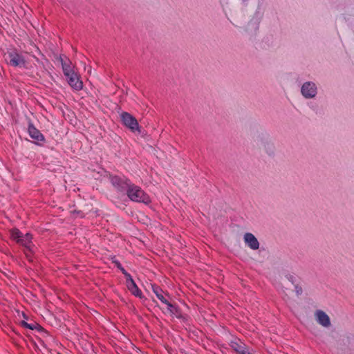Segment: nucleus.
<instances>
[{
  "mask_svg": "<svg viewBox=\"0 0 354 354\" xmlns=\"http://www.w3.org/2000/svg\"><path fill=\"white\" fill-rule=\"evenodd\" d=\"M21 326L24 327V328L30 329V330L36 329L38 331L45 332L44 329L39 324H38L37 323L29 324V323H28V322H26L25 321H21Z\"/></svg>",
  "mask_w": 354,
  "mask_h": 354,
  "instance_id": "nucleus-13",
  "label": "nucleus"
},
{
  "mask_svg": "<svg viewBox=\"0 0 354 354\" xmlns=\"http://www.w3.org/2000/svg\"><path fill=\"white\" fill-rule=\"evenodd\" d=\"M66 78L68 83L73 88L77 91H80L82 88V82L80 80L78 75L75 72L70 74L69 77H66Z\"/></svg>",
  "mask_w": 354,
  "mask_h": 354,
  "instance_id": "nucleus-7",
  "label": "nucleus"
},
{
  "mask_svg": "<svg viewBox=\"0 0 354 354\" xmlns=\"http://www.w3.org/2000/svg\"><path fill=\"white\" fill-rule=\"evenodd\" d=\"M28 133L32 139L38 141L44 140V137L42 133L37 129L32 123H30L28 125Z\"/></svg>",
  "mask_w": 354,
  "mask_h": 354,
  "instance_id": "nucleus-10",
  "label": "nucleus"
},
{
  "mask_svg": "<svg viewBox=\"0 0 354 354\" xmlns=\"http://www.w3.org/2000/svg\"><path fill=\"white\" fill-rule=\"evenodd\" d=\"M63 73L66 77H69V75L74 73L71 67V61L68 60V63L62 62Z\"/></svg>",
  "mask_w": 354,
  "mask_h": 354,
  "instance_id": "nucleus-16",
  "label": "nucleus"
},
{
  "mask_svg": "<svg viewBox=\"0 0 354 354\" xmlns=\"http://www.w3.org/2000/svg\"><path fill=\"white\" fill-rule=\"evenodd\" d=\"M230 346L237 354H252L246 350L245 345L242 346L235 342H232Z\"/></svg>",
  "mask_w": 354,
  "mask_h": 354,
  "instance_id": "nucleus-12",
  "label": "nucleus"
},
{
  "mask_svg": "<svg viewBox=\"0 0 354 354\" xmlns=\"http://www.w3.org/2000/svg\"><path fill=\"white\" fill-rule=\"evenodd\" d=\"M119 270H121L122 274L124 275V273H127V272L125 270V269L122 266Z\"/></svg>",
  "mask_w": 354,
  "mask_h": 354,
  "instance_id": "nucleus-23",
  "label": "nucleus"
},
{
  "mask_svg": "<svg viewBox=\"0 0 354 354\" xmlns=\"http://www.w3.org/2000/svg\"><path fill=\"white\" fill-rule=\"evenodd\" d=\"M244 241L245 244L252 250H257L259 248V243L254 234L247 232L244 234Z\"/></svg>",
  "mask_w": 354,
  "mask_h": 354,
  "instance_id": "nucleus-8",
  "label": "nucleus"
},
{
  "mask_svg": "<svg viewBox=\"0 0 354 354\" xmlns=\"http://www.w3.org/2000/svg\"><path fill=\"white\" fill-rule=\"evenodd\" d=\"M295 291H296V293L297 295H301L303 290H302V288L301 286H299V285H296L295 286Z\"/></svg>",
  "mask_w": 354,
  "mask_h": 354,
  "instance_id": "nucleus-21",
  "label": "nucleus"
},
{
  "mask_svg": "<svg viewBox=\"0 0 354 354\" xmlns=\"http://www.w3.org/2000/svg\"><path fill=\"white\" fill-rule=\"evenodd\" d=\"M113 263L116 266V267L120 269L122 267L121 263L118 260H113Z\"/></svg>",
  "mask_w": 354,
  "mask_h": 354,
  "instance_id": "nucleus-22",
  "label": "nucleus"
},
{
  "mask_svg": "<svg viewBox=\"0 0 354 354\" xmlns=\"http://www.w3.org/2000/svg\"><path fill=\"white\" fill-rule=\"evenodd\" d=\"M23 234L17 228L12 229L11 231L12 237L17 240V242L19 243L20 239L22 237Z\"/></svg>",
  "mask_w": 354,
  "mask_h": 354,
  "instance_id": "nucleus-17",
  "label": "nucleus"
},
{
  "mask_svg": "<svg viewBox=\"0 0 354 354\" xmlns=\"http://www.w3.org/2000/svg\"><path fill=\"white\" fill-rule=\"evenodd\" d=\"M346 342H348V349L351 352L350 354H354V339L348 337Z\"/></svg>",
  "mask_w": 354,
  "mask_h": 354,
  "instance_id": "nucleus-18",
  "label": "nucleus"
},
{
  "mask_svg": "<svg viewBox=\"0 0 354 354\" xmlns=\"http://www.w3.org/2000/svg\"><path fill=\"white\" fill-rule=\"evenodd\" d=\"M152 289L153 292L156 294L157 297L164 304H167L168 300H167L164 296L162 295V290L158 286L153 285Z\"/></svg>",
  "mask_w": 354,
  "mask_h": 354,
  "instance_id": "nucleus-15",
  "label": "nucleus"
},
{
  "mask_svg": "<svg viewBox=\"0 0 354 354\" xmlns=\"http://www.w3.org/2000/svg\"><path fill=\"white\" fill-rule=\"evenodd\" d=\"M23 317H24V318H25L26 319H28L27 315L24 313H23Z\"/></svg>",
  "mask_w": 354,
  "mask_h": 354,
  "instance_id": "nucleus-25",
  "label": "nucleus"
},
{
  "mask_svg": "<svg viewBox=\"0 0 354 354\" xmlns=\"http://www.w3.org/2000/svg\"><path fill=\"white\" fill-rule=\"evenodd\" d=\"M120 116L122 124L125 127L133 132L136 131L140 132L138 122L134 116L127 112H122Z\"/></svg>",
  "mask_w": 354,
  "mask_h": 354,
  "instance_id": "nucleus-2",
  "label": "nucleus"
},
{
  "mask_svg": "<svg viewBox=\"0 0 354 354\" xmlns=\"http://www.w3.org/2000/svg\"><path fill=\"white\" fill-rule=\"evenodd\" d=\"M288 279H289L290 281H291L293 283V281H292V279H293V277H292V276H290V277H288Z\"/></svg>",
  "mask_w": 354,
  "mask_h": 354,
  "instance_id": "nucleus-24",
  "label": "nucleus"
},
{
  "mask_svg": "<svg viewBox=\"0 0 354 354\" xmlns=\"http://www.w3.org/2000/svg\"><path fill=\"white\" fill-rule=\"evenodd\" d=\"M167 305V309L171 313V314H174V315H176L178 313V308L177 306H176L175 305L169 303V301H167V304H166Z\"/></svg>",
  "mask_w": 354,
  "mask_h": 354,
  "instance_id": "nucleus-19",
  "label": "nucleus"
},
{
  "mask_svg": "<svg viewBox=\"0 0 354 354\" xmlns=\"http://www.w3.org/2000/svg\"><path fill=\"white\" fill-rule=\"evenodd\" d=\"M317 320L319 324L324 327L330 326V320L328 315L321 310H317L316 313Z\"/></svg>",
  "mask_w": 354,
  "mask_h": 354,
  "instance_id": "nucleus-9",
  "label": "nucleus"
},
{
  "mask_svg": "<svg viewBox=\"0 0 354 354\" xmlns=\"http://www.w3.org/2000/svg\"><path fill=\"white\" fill-rule=\"evenodd\" d=\"M6 60L12 66H22L25 65V59L22 55H19L15 50L8 51L5 54Z\"/></svg>",
  "mask_w": 354,
  "mask_h": 354,
  "instance_id": "nucleus-3",
  "label": "nucleus"
},
{
  "mask_svg": "<svg viewBox=\"0 0 354 354\" xmlns=\"http://www.w3.org/2000/svg\"><path fill=\"white\" fill-rule=\"evenodd\" d=\"M301 91L306 98H313L317 94V86L312 82H306L302 85Z\"/></svg>",
  "mask_w": 354,
  "mask_h": 354,
  "instance_id": "nucleus-5",
  "label": "nucleus"
},
{
  "mask_svg": "<svg viewBox=\"0 0 354 354\" xmlns=\"http://www.w3.org/2000/svg\"><path fill=\"white\" fill-rule=\"evenodd\" d=\"M60 62H61V64H62V62H66L65 61H64V59L60 57Z\"/></svg>",
  "mask_w": 354,
  "mask_h": 354,
  "instance_id": "nucleus-26",
  "label": "nucleus"
},
{
  "mask_svg": "<svg viewBox=\"0 0 354 354\" xmlns=\"http://www.w3.org/2000/svg\"><path fill=\"white\" fill-rule=\"evenodd\" d=\"M32 239V235L29 233H26V234H23L22 237L20 239L19 244L24 246L26 250L30 252H32L30 243Z\"/></svg>",
  "mask_w": 354,
  "mask_h": 354,
  "instance_id": "nucleus-11",
  "label": "nucleus"
},
{
  "mask_svg": "<svg viewBox=\"0 0 354 354\" xmlns=\"http://www.w3.org/2000/svg\"><path fill=\"white\" fill-rule=\"evenodd\" d=\"M256 141L258 143V145H261L265 149V150L269 155L274 154V145L268 141V138L265 136L264 134H259L257 136Z\"/></svg>",
  "mask_w": 354,
  "mask_h": 354,
  "instance_id": "nucleus-6",
  "label": "nucleus"
},
{
  "mask_svg": "<svg viewBox=\"0 0 354 354\" xmlns=\"http://www.w3.org/2000/svg\"><path fill=\"white\" fill-rule=\"evenodd\" d=\"M124 276L126 277V283H127V286L129 283H132V282L134 281V280L133 279L132 277L131 276V274L129 273H124Z\"/></svg>",
  "mask_w": 354,
  "mask_h": 354,
  "instance_id": "nucleus-20",
  "label": "nucleus"
},
{
  "mask_svg": "<svg viewBox=\"0 0 354 354\" xmlns=\"http://www.w3.org/2000/svg\"><path fill=\"white\" fill-rule=\"evenodd\" d=\"M111 182L120 192L127 191L129 187L131 185L129 180H124L118 176H111Z\"/></svg>",
  "mask_w": 354,
  "mask_h": 354,
  "instance_id": "nucleus-4",
  "label": "nucleus"
},
{
  "mask_svg": "<svg viewBox=\"0 0 354 354\" xmlns=\"http://www.w3.org/2000/svg\"><path fill=\"white\" fill-rule=\"evenodd\" d=\"M127 286L133 295L140 298L142 297V292L138 288L135 281L132 282V283L128 284Z\"/></svg>",
  "mask_w": 354,
  "mask_h": 354,
  "instance_id": "nucleus-14",
  "label": "nucleus"
},
{
  "mask_svg": "<svg viewBox=\"0 0 354 354\" xmlns=\"http://www.w3.org/2000/svg\"><path fill=\"white\" fill-rule=\"evenodd\" d=\"M128 197L133 201L148 204L150 203L149 197L140 187L131 184L127 191Z\"/></svg>",
  "mask_w": 354,
  "mask_h": 354,
  "instance_id": "nucleus-1",
  "label": "nucleus"
}]
</instances>
